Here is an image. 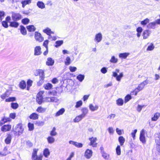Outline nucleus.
Listing matches in <instances>:
<instances>
[{
    "label": "nucleus",
    "mask_w": 160,
    "mask_h": 160,
    "mask_svg": "<svg viewBox=\"0 0 160 160\" xmlns=\"http://www.w3.org/2000/svg\"><path fill=\"white\" fill-rule=\"evenodd\" d=\"M28 127L29 128V130L30 131L34 129V127L33 124L29 123L28 124Z\"/></svg>",
    "instance_id": "nucleus-55"
},
{
    "label": "nucleus",
    "mask_w": 160,
    "mask_h": 160,
    "mask_svg": "<svg viewBox=\"0 0 160 160\" xmlns=\"http://www.w3.org/2000/svg\"><path fill=\"white\" fill-rule=\"evenodd\" d=\"M144 87V85H143L142 83L140 84L138 87L137 88L132 92V93H133V94L136 95L137 93L140 91Z\"/></svg>",
    "instance_id": "nucleus-7"
},
{
    "label": "nucleus",
    "mask_w": 160,
    "mask_h": 160,
    "mask_svg": "<svg viewBox=\"0 0 160 160\" xmlns=\"http://www.w3.org/2000/svg\"><path fill=\"white\" fill-rule=\"evenodd\" d=\"M69 142L70 144H73L76 147L79 148L82 147L83 146L82 143H79L72 140L70 141Z\"/></svg>",
    "instance_id": "nucleus-15"
},
{
    "label": "nucleus",
    "mask_w": 160,
    "mask_h": 160,
    "mask_svg": "<svg viewBox=\"0 0 160 160\" xmlns=\"http://www.w3.org/2000/svg\"><path fill=\"white\" fill-rule=\"evenodd\" d=\"M43 31L48 35L49 34H54V32L52 31L51 29L49 28H47L46 29H43Z\"/></svg>",
    "instance_id": "nucleus-19"
},
{
    "label": "nucleus",
    "mask_w": 160,
    "mask_h": 160,
    "mask_svg": "<svg viewBox=\"0 0 160 160\" xmlns=\"http://www.w3.org/2000/svg\"><path fill=\"white\" fill-rule=\"evenodd\" d=\"M108 131L110 134H113L114 132V130L112 127H109L108 128Z\"/></svg>",
    "instance_id": "nucleus-59"
},
{
    "label": "nucleus",
    "mask_w": 160,
    "mask_h": 160,
    "mask_svg": "<svg viewBox=\"0 0 160 160\" xmlns=\"http://www.w3.org/2000/svg\"><path fill=\"white\" fill-rule=\"evenodd\" d=\"M42 53L41 48L39 46H37L35 47L34 50V55L35 56L40 55Z\"/></svg>",
    "instance_id": "nucleus-9"
},
{
    "label": "nucleus",
    "mask_w": 160,
    "mask_h": 160,
    "mask_svg": "<svg viewBox=\"0 0 160 160\" xmlns=\"http://www.w3.org/2000/svg\"><path fill=\"white\" fill-rule=\"evenodd\" d=\"M11 107L13 109H16L18 107V104L17 103H12L11 104Z\"/></svg>",
    "instance_id": "nucleus-52"
},
{
    "label": "nucleus",
    "mask_w": 160,
    "mask_h": 160,
    "mask_svg": "<svg viewBox=\"0 0 160 160\" xmlns=\"http://www.w3.org/2000/svg\"><path fill=\"white\" fill-rule=\"evenodd\" d=\"M156 25L155 22H152L150 23L148 25V28H149L154 29Z\"/></svg>",
    "instance_id": "nucleus-36"
},
{
    "label": "nucleus",
    "mask_w": 160,
    "mask_h": 160,
    "mask_svg": "<svg viewBox=\"0 0 160 160\" xmlns=\"http://www.w3.org/2000/svg\"><path fill=\"white\" fill-rule=\"evenodd\" d=\"M130 55V53L128 52H125L123 53H120L119 55V57L121 58H126L128 56Z\"/></svg>",
    "instance_id": "nucleus-20"
},
{
    "label": "nucleus",
    "mask_w": 160,
    "mask_h": 160,
    "mask_svg": "<svg viewBox=\"0 0 160 160\" xmlns=\"http://www.w3.org/2000/svg\"><path fill=\"white\" fill-rule=\"evenodd\" d=\"M65 64L66 65H68L71 63V59L69 57H67L65 61Z\"/></svg>",
    "instance_id": "nucleus-45"
},
{
    "label": "nucleus",
    "mask_w": 160,
    "mask_h": 160,
    "mask_svg": "<svg viewBox=\"0 0 160 160\" xmlns=\"http://www.w3.org/2000/svg\"><path fill=\"white\" fill-rule=\"evenodd\" d=\"M37 5L39 8L41 9H43L45 8L44 3L42 2H38L37 3Z\"/></svg>",
    "instance_id": "nucleus-37"
},
{
    "label": "nucleus",
    "mask_w": 160,
    "mask_h": 160,
    "mask_svg": "<svg viewBox=\"0 0 160 160\" xmlns=\"http://www.w3.org/2000/svg\"><path fill=\"white\" fill-rule=\"evenodd\" d=\"M89 140L90 141V145L92 146L93 147H96L97 146V143L96 141L97 139L96 138L92 137L89 138Z\"/></svg>",
    "instance_id": "nucleus-10"
},
{
    "label": "nucleus",
    "mask_w": 160,
    "mask_h": 160,
    "mask_svg": "<svg viewBox=\"0 0 160 160\" xmlns=\"http://www.w3.org/2000/svg\"><path fill=\"white\" fill-rule=\"evenodd\" d=\"M160 114L158 112L155 113L153 117L152 118V121H156L158 118L160 117Z\"/></svg>",
    "instance_id": "nucleus-28"
},
{
    "label": "nucleus",
    "mask_w": 160,
    "mask_h": 160,
    "mask_svg": "<svg viewBox=\"0 0 160 160\" xmlns=\"http://www.w3.org/2000/svg\"><path fill=\"white\" fill-rule=\"evenodd\" d=\"M83 118L84 117L82 115H80L77 116L74 119V121L75 122H78L81 121Z\"/></svg>",
    "instance_id": "nucleus-35"
},
{
    "label": "nucleus",
    "mask_w": 160,
    "mask_h": 160,
    "mask_svg": "<svg viewBox=\"0 0 160 160\" xmlns=\"http://www.w3.org/2000/svg\"><path fill=\"white\" fill-rule=\"evenodd\" d=\"M92 152L91 150L87 149L85 152L84 156L87 159L90 158L92 156Z\"/></svg>",
    "instance_id": "nucleus-12"
},
{
    "label": "nucleus",
    "mask_w": 160,
    "mask_h": 160,
    "mask_svg": "<svg viewBox=\"0 0 160 160\" xmlns=\"http://www.w3.org/2000/svg\"><path fill=\"white\" fill-rule=\"evenodd\" d=\"M43 101L46 102H59V100L55 97H46L44 98Z\"/></svg>",
    "instance_id": "nucleus-4"
},
{
    "label": "nucleus",
    "mask_w": 160,
    "mask_h": 160,
    "mask_svg": "<svg viewBox=\"0 0 160 160\" xmlns=\"http://www.w3.org/2000/svg\"><path fill=\"white\" fill-rule=\"evenodd\" d=\"M7 122L6 119V117H4L2 120L0 121V126H2L5 122Z\"/></svg>",
    "instance_id": "nucleus-58"
},
{
    "label": "nucleus",
    "mask_w": 160,
    "mask_h": 160,
    "mask_svg": "<svg viewBox=\"0 0 160 160\" xmlns=\"http://www.w3.org/2000/svg\"><path fill=\"white\" fill-rule=\"evenodd\" d=\"M156 149L157 151L160 152V140L156 139Z\"/></svg>",
    "instance_id": "nucleus-30"
},
{
    "label": "nucleus",
    "mask_w": 160,
    "mask_h": 160,
    "mask_svg": "<svg viewBox=\"0 0 160 160\" xmlns=\"http://www.w3.org/2000/svg\"><path fill=\"white\" fill-rule=\"evenodd\" d=\"M89 108L92 111L97 110L98 108V105L93 106L92 104H90L89 105Z\"/></svg>",
    "instance_id": "nucleus-23"
},
{
    "label": "nucleus",
    "mask_w": 160,
    "mask_h": 160,
    "mask_svg": "<svg viewBox=\"0 0 160 160\" xmlns=\"http://www.w3.org/2000/svg\"><path fill=\"white\" fill-rule=\"evenodd\" d=\"M20 28V30L21 33L24 35H26L27 34V31L25 28L23 26H21Z\"/></svg>",
    "instance_id": "nucleus-27"
},
{
    "label": "nucleus",
    "mask_w": 160,
    "mask_h": 160,
    "mask_svg": "<svg viewBox=\"0 0 160 160\" xmlns=\"http://www.w3.org/2000/svg\"><path fill=\"white\" fill-rule=\"evenodd\" d=\"M82 105V102L81 101H79L76 102V104L75 105V107L76 108H78L81 106Z\"/></svg>",
    "instance_id": "nucleus-61"
},
{
    "label": "nucleus",
    "mask_w": 160,
    "mask_h": 160,
    "mask_svg": "<svg viewBox=\"0 0 160 160\" xmlns=\"http://www.w3.org/2000/svg\"><path fill=\"white\" fill-rule=\"evenodd\" d=\"M10 95V94L9 93V92L8 91H7L5 93H3L0 96V97L2 99H4L8 97Z\"/></svg>",
    "instance_id": "nucleus-26"
},
{
    "label": "nucleus",
    "mask_w": 160,
    "mask_h": 160,
    "mask_svg": "<svg viewBox=\"0 0 160 160\" xmlns=\"http://www.w3.org/2000/svg\"><path fill=\"white\" fill-rule=\"evenodd\" d=\"M117 133L119 135H121L124 133V131L123 130L119 129L118 128H117L116 129Z\"/></svg>",
    "instance_id": "nucleus-50"
},
{
    "label": "nucleus",
    "mask_w": 160,
    "mask_h": 160,
    "mask_svg": "<svg viewBox=\"0 0 160 160\" xmlns=\"http://www.w3.org/2000/svg\"><path fill=\"white\" fill-rule=\"evenodd\" d=\"M24 129L22 127V124L19 123L13 127V131L16 135H21Z\"/></svg>",
    "instance_id": "nucleus-2"
},
{
    "label": "nucleus",
    "mask_w": 160,
    "mask_h": 160,
    "mask_svg": "<svg viewBox=\"0 0 160 160\" xmlns=\"http://www.w3.org/2000/svg\"><path fill=\"white\" fill-rule=\"evenodd\" d=\"M43 155L46 158H47L50 154L48 149L45 148L43 151Z\"/></svg>",
    "instance_id": "nucleus-32"
},
{
    "label": "nucleus",
    "mask_w": 160,
    "mask_h": 160,
    "mask_svg": "<svg viewBox=\"0 0 160 160\" xmlns=\"http://www.w3.org/2000/svg\"><path fill=\"white\" fill-rule=\"evenodd\" d=\"M46 108H43L40 106L37 108L36 111L39 113H43L46 111Z\"/></svg>",
    "instance_id": "nucleus-22"
},
{
    "label": "nucleus",
    "mask_w": 160,
    "mask_h": 160,
    "mask_svg": "<svg viewBox=\"0 0 160 160\" xmlns=\"http://www.w3.org/2000/svg\"><path fill=\"white\" fill-rule=\"evenodd\" d=\"M20 88L22 89H24L26 87V83L25 81H22L19 84Z\"/></svg>",
    "instance_id": "nucleus-39"
},
{
    "label": "nucleus",
    "mask_w": 160,
    "mask_h": 160,
    "mask_svg": "<svg viewBox=\"0 0 160 160\" xmlns=\"http://www.w3.org/2000/svg\"><path fill=\"white\" fill-rule=\"evenodd\" d=\"M38 151V149H33V152L32 154V158L33 160H37V153Z\"/></svg>",
    "instance_id": "nucleus-17"
},
{
    "label": "nucleus",
    "mask_w": 160,
    "mask_h": 160,
    "mask_svg": "<svg viewBox=\"0 0 160 160\" xmlns=\"http://www.w3.org/2000/svg\"><path fill=\"white\" fill-rule=\"evenodd\" d=\"M35 124L38 126H41L44 124V122L43 121H37Z\"/></svg>",
    "instance_id": "nucleus-54"
},
{
    "label": "nucleus",
    "mask_w": 160,
    "mask_h": 160,
    "mask_svg": "<svg viewBox=\"0 0 160 160\" xmlns=\"http://www.w3.org/2000/svg\"><path fill=\"white\" fill-rule=\"evenodd\" d=\"M54 60L50 58H47V61L46 62L47 65L48 66H52L54 63Z\"/></svg>",
    "instance_id": "nucleus-18"
},
{
    "label": "nucleus",
    "mask_w": 160,
    "mask_h": 160,
    "mask_svg": "<svg viewBox=\"0 0 160 160\" xmlns=\"http://www.w3.org/2000/svg\"><path fill=\"white\" fill-rule=\"evenodd\" d=\"M116 153L118 155H120L121 154V149L120 147L118 145L116 148Z\"/></svg>",
    "instance_id": "nucleus-53"
},
{
    "label": "nucleus",
    "mask_w": 160,
    "mask_h": 160,
    "mask_svg": "<svg viewBox=\"0 0 160 160\" xmlns=\"http://www.w3.org/2000/svg\"><path fill=\"white\" fill-rule=\"evenodd\" d=\"M12 139V136L11 135L8 134L7 135V137L5 140V142L7 144H10L11 143Z\"/></svg>",
    "instance_id": "nucleus-16"
},
{
    "label": "nucleus",
    "mask_w": 160,
    "mask_h": 160,
    "mask_svg": "<svg viewBox=\"0 0 160 160\" xmlns=\"http://www.w3.org/2000/svg\"><path fill=\"white\" fill-rule=\"evenodd\" d=\"M151 34V32L149 30H146L144 31L142 33L143 39H146L148 38Z\"/></svg>",
    "instance_id": "nucleus-14"
},
{
    "label": "nucleus",
    "mask_w": 160,
    "mask_h": 160,
    "mask_svg": "<svg viewBox=\"0 0 160 160\" xmlns=\"http://www.w3.org/2000/svg\"><path fill=\"white\" fill-rule=\"evenodd\" d=\"M118 61V59L116 58L114 56L112 57L111 59L110 60V62L113 63H115L117 62Z\"/></svg>",
    "instance_id": "nucleus-42"
},
{
    "label": "nucleus",
    "mask_w": 160,
    "mask_h": 160,
    "mask_svg": "<svg viewBox=\"0 0 160 160\" xmlns=\"http://www.w3.org/2000/svg\"><path fill=\"white\" fill-rule=\"evenodd\" d=\"M65 109L63 108H62L59 110L56 114L55 116L58 117L61 115H62L65 112Z\"/></svg>",
    "instance_id": "nucleus-29"
},
{
    "label": "nucleus",
    "mask_w": 160,
    "mask_h": 160,
    "mask_svg": "<svg viewBox=\"0 0 160 160\" xmlns=\"http://www.w3.org/2000/svg\"><path fill=\"white\" fill-rule=\"evenodd\" d=\"M22 22L23 24H27L29 22V20L28 18H25L22 19Z\"/></svg>",
    "instance_id": "nucleus-56"
},
{
    "label": "nucleus",
    "mask_w": 160,
    "mask_h": 160,
    "mask_svg": "<svg viewBox=\"0 0 160 160\" xmlns=\"http://www.w3.org/2000/svg\"><path fill=\"white\" fill-rule=\"evenodd\" d=\"M48 142L49 143H52L55 142V138L52 136H49L47 138Z\"/></svg>",
    "instance_id": "nucleus-33"
},
{
    "label": "nucleus",
    "mask_w": 160,
    "mask_h": 160,
    "mask_svg": "<svg viewBox=\"0 0 160 160\" xmlns=\"http://www.w3.org/2000/svg\"><path fill=\"white\" fill-rule=\"evenodd\" d=\"M19 25L18 23L15 22H10V26L13 27L15 28H17Z\"/></svg>",
    "instance_id": "nucleus-41"
},
{
    "label": "nucleus",
    "mask_w": 160,
    "mask_h": 160,
    "mask_svg": "<svg viewBox=\"0 0 160 160\" xmlns=\"http://www.w3.org/2000/svg\"><path fill=\"white\" fill-rule=\"evenodd\" d=\"M31 2V0H24L21 2L22 4V7L24 8L25 6L27 4H29Z\"/></svg>",
    "instance_id": "nucleus-24"
},
{
    "label": "nucleus",
    "mask_w": 160,
    "mask_h": 160,
    "mask_svg": "<svg viewBox=\"0 0 160 160\" xmlns=\"http://www.w3.org/2000/svg\"><path fill=\"white\" fill-rule=\"evenodd\" d=\"M34 74L35 76H39V81L38 84L39 86L41 85L43 83L45 78L44 71L41 69L37 70L35 71Z\"/></svg>",
    "instance_id": "nucleus-1"
},
{
    "label": "nucleus",
    "mask_w": 160,
    "mask_h": 160,
    "mask_svg": "<svg viewBox=\"0 0 160 160\" xmlns=\"http://www.w3.org/2000/svg\"><path fill=\"white\" fill-rule=\"evenodd\" d=\"M131 99V97L130 95H128L125 98V102H127Z\"/></svg>",
    "instance_id": "nucleus-60"
},
{
    "label": "nucleus",
    "mask_w": 160,
    "mask_h": 160,
    "mask_svg": "<svg viewBox=\"0 0 160 160\" xmlns=\"http://www.w3.org/2000/svg\"><path fill=\"white\" fill-rule=\"evenodd\" d=\"M102 156L105 159H108L109 158V155L106 153H102Z\"/></svg>",
    "instance_id": "nucleus-63"
},
{
    "label": "nucleus",
    "mask_w": 160,
    "mask_h": 160,
    "mask_svg": "<svg viewBox=\"0 0 160 160\" xmlns=\"http://www.w3.org/2000/svg\"><path fill=\"white\" fill-rule=\"evenodd\" d=\"M116 103L118 106H122L123 104V101L121 98H119L117 100Z\"/></svg>",
    "instance_id": "nucleus-43"
},
{
    "label": "nucleus",
    "mask_w": 160,
    "mask_h": 160,
    "mask_svg": "<svg viewBox=\"0 0 160 160\" xmlns=\"http://www.w3.org/2000/svg\"><path fill=\"white\" fill-rule=\"evenodd\" d=\"M140 140L143 143H145V131L144 129H142L141 131Z\"/></svg>",
    "instance_id": "nucleus-8"
},
{
    "label": "nucleus",
    "mask_w": 160,
    "mask_h": 160,
    "mask_svg": "<svg viewBox=\"0 0 160 160\" xmlns=\"http://www.w3.org/2000/svg\"><path fill=\"white\" fill-rule=\"evenodd\" d=\"M149 21V20L147 18L144 20L142 21L141 22V24L142 25H145L148 23Z\"/></svg>",
    "instance_id": "nucleus-51"
},
{
    "label": "nucleus",
    "mask_w": 160,
    "mask_h": 160,
    "mask_svg": "<svg viewBox=\"0 0 160 160\" xmlns=\"http://www.w3.org/2000/svg\"><path fill=\"white\" fill-rule=\"evenodd\" d=\"M81 111L82 112V113L81 114V115H82V117L84 118L88 113V110L87 108H83L82 109Z\"/></svg>",
    "instance_id": "nucleus-25"
},
{
    "label": "nucleus",
    "mask_w": 160,
    "mask_h": 160,
    "mask_svg": "<svg viewBox=\"0 0 160 160\" xmlns=\"http://www.w3.org/2000/svg\"><path fill=\"white\" fill-rule=\"evenodd\" d=\"M36 101L39 104H40L43 102V98H37Z\"/></svg>",
    "instance_id": "nucleus-57"
},
{
    "label": "nucleus",
    "mask_w": 160,
    "mask_h": 160,
    "mask_svg": "<svg viewBox=\"0 0 160 160\" xmlns=\"http://www.w3.org/2000/svg\"><path fill=\"white\" fill-rule=\"evenodd\" d=\"M27 28L29 32H33L36 30V28L33 25H29L27 27Z\"/></svg>",
    "instance_id": "nucleus-31"
},
{
    "label": "nucleus",
    "mask_w": 160,
    "mask_h": 160,
    "mask_svg": "<svg viewBox=\"0 0 160 160\" xmlns=\"http://www.w3.org/2000/svg\"><path fill=\"white\" fill-rule=\"evenodd\" d=\"M69 69L71 72H74L76 70L77 68L76 67L70 66L69 67Z\"/></svg>",
    "instance_id": "nucleus-64"
},
{
    "label": "nucleus",
    "mask_w": 160,
    "mask_h": 160,
    "mask_svg": "<svg viewBox=\"0 0 160 160\" xmlns=\"http://www.w3.org/2000/svg\"><path fill=\"white\" fill-rule=\"evenodd\" d=\"M118 140L120 145L122 146L125 142V138L122 136H120L119 137Z\"/></svg>",
    "instance_id": "nucleus-34"
},
{
    "label": "nucleus",
    "mask_w": 160,
    "mask_h": 160,
    "mask_svg": "<svg viewBox=\"0 0 160 160\" xmlns=\"http://www.w3.org/2000/svg\"><path fill=\"white\" fill-rule=\"evenodd\" d=\"M32 81L30 79L28 80L27 82V90H29L30 87L32 85Z\"/></svg>",
    "instance_id": "nucleus-44"
},
{
    "label": "nucleus",
    "mask_w": 160,
    "mask_h": 160,
    "mask_svg": "<svg viewBox=\"0 0 160 160\" xmlns=\"http://www.w3.org/2000/svg\"><path fill=\"white\" fill-rule=\"evenodd\" d=\"M84 78V76L82 74H79L77 77V78L80 81L82 82Z\"/></svg>",
    "instance_id": "nucleus-47"
},
{
    "label": "nucleus",
    "mask_w": 160,
    "mask_h": 160,
    "mask_svg": "<svg viewBox=\"0 0 160 160\" xmlns=\"http://www.w3.org/2000/svg\"><path fill=\"white\" fill-rule=\"evenodd\" d=\"M4 12L3 11H0V22L2 21L4 17Z\"/></svg>",
    "instance_id": "nucleus-62"
},
{
    "label": "nucleus",
    "mask_w": 160,
    "mask_h": 160,
    "mask_svg": "<svg viewBox=\"0 0 160 160\" xmlns=\"http://www.w3.org/2000/svg\"><path fill=\"white\" fill-rule=\"evenodd\" d=\"M12 18L14 21H17L21 19L22 16L19 13H12Z\"/></svg>",
    "instance_id": "nucleus-11"
},
{
    "label": "nucleus",
    "mask_w": 160,
    "mask_h": 160,
    "mask_svg": "<svg viewBox=\"0 0 160 160\" xmlns=\"http://www.w3.org/2000/svg\"><path fill=\"white\" fill-rule=\"evenodd\" d=\"M11 125H5L2 127L1 130L2 132H6L10 131L11 130Z\"/></svg>",
    "instance_id": "nucleus-13"
},
{
    "label": "nucleus",
    "mask_w": 160,
    "mask_h": 160,
    "mask_svg": "<svg viewBox=\"0 0 160 160\" xmlns=\"http://www.w3.org/2000/svg\"><path fill=\"white\" fill-rule=\"evenodd\" d=\"M102 34L101 32H99L95 35L94 40L96 43H98L102 41Z\"/></svg>",
    "instance_id": "nucleus-5"
},
{
    "label": "nucleus",
    "mask_w": 160,
    "mask_h": 160,
    "mask_svg": "<svg viewBox=\"0 0 160 160\" xmlns=\"http://www.w3.org/2000/svg\"><path fill=\"white\" fill-rule=\"evenodd\" d=\"M55 127L53 128L52 130L50 132V134L51 136H55L57 135V133L55 132Z\"/></svg>",
    "instance_id": "nucleus-48"
},
{
    "label": "nucleus",
    "mask_w": 160,
    "mask_h": 160,
    "mask_svg": "<svg viewBox=\"0 0 160 160\" xmlns=\"http://www.w3.org/2000/svg\"><path fill=\"white\" fill-rule=\"evenodd\" d=\"M154 48V46L153 44L151 43L150 45L148 46L147 49V51H152L153 50Z\"/></svg>",
    "instance_id": "nucleus-49"
},
{
    "label": "nucleus",
    "mask_w": 160,
    "mask_h": 160,
    "mask_svg": "<svg viewBox=\"0 0 160 160\" xmlns=\"http://www.w3.org/2000/svg\"><path fill=\"white\" fill-rule=\"evenodd\" d=\"M29 118L33 120L37 119L38 118V115L36 113H33L29 116Z\"/></svg>",
    "instance_id": "nucleus-21"
},
{
    "label": "nucleus",
    "mask_w": 160,
    "mask_h": 160,
    "mask_svg": "<svg viewBox=\"0 0 160 160\" xmlns=\"http://www.w3.org/2000/svg\"><path fill=\"white\" fill-rule=\"evenodd\" d=\"M119 69H116L114 72H112V76L116 78V80L118 81H120L122 78L123 77V73L122 72L120 73L118 75L117 73L119 72Z\"/></svg>",
    "instance_id": "nucleus-3"
},
{
    "label": "nucleus",
    "mask_w": 160,
    "mask_h": 160,
    "mask_svg": "<svg viewBox=\"0 0 160 160\" xmlns=\"http://www.w3.org/2000/svg\"><path fill=\"white\" fill-rule=\"evenodd\" d=\"M63 43V41L62 40L58 41L55 42V47L56 48H58L61 46Z\"/></svg>",
    "instance_id": "nucleus-40"
},
{
    "label": "nucleus",
    "mask_w": 160,
    "mask_h": 160,
    "mask_svg": "<svg viewBox=\"0 0 160 160\" xmlns=\"http://www.w3.org/2000/svg\"><path fill=\"white\" fill-rule=\"evenodd\" d=\"M52 87V85L50 83H48L45 84L44 86V88L46 89L49 90L51 89Z\"/></svg>",
    "instance_id": "nucleus-38"
},
{
    "label": "nucleus",
    "mask_w": 160,
    "mask_h": 160,
    "mask_svg": "<svg viewBox=\"0 0 160 160\" xmlns=\"http://www.w3.org/2000/svg\"><path fill=\"white\" fill-rule=\"evenodd\" d=\"M34 35L36 41L41 42L43 40V38L40 33L36 32H35Z\"/></svg>",
    "instance_id": "nucleus-6"
},
{
    "label": "nucleus",
    "mask_w": 160,
    "mask_h": 160,
    "mask_svg": "<svg viewBox=\"0 0 160 160\" xmlns=\"http://www.w3.org/2000/svg\"><path fill=\"white\" fill-rule=\"evenodd\" d=\"M16 100V98L15 97H9L6 98L5 100L6 102H11L15 101Z\"/></svg>",
    "instance_id": "nucleus-46"
}]
</instances>
